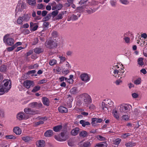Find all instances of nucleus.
Listing matches in <instances>:
<instances>
[{"label":"nucleus","mask_w":147,"mask_h":147,"mask_svg":"<svg viewBox=\"0 0 147 147\" xmlns=\"http://www.w3.org/2000/svg\"><path fill=\"white\" fill-rule=\"evenodd\" d=\"M79 131V128H76L71 130V134L73 136H76L78 134Z\"/></svg>","instance_id":"28"},{"label":"nucleus","mask_w":147,"mask_h":147,"mask_svg":"<svg viewBox=\"0 0 147 147\" xmlns=\"http://www.w3.org/2000/svg\"><path fill=\"white\" fill-rule=\"evenodd\" d=\"M113 115L117 119H118L119 118V116L118 115L117 111L116 110H114L113 112Z\"/></svg>","instance_id":"43"},{"label":"nucleus","mask_w":147,"mask_h":147,"mask_svg":"<svg viewBox=\"0 0 147 147\" xmlns=\"http://www.w3.org/2000/svg\"><path fill=\"white\" fill-rule=\"evenodd\" d=\"M40 88V86H35L33 90H32V92H35L39 90Z\"/></svg>","instance_id":"39"},{"label":"nucleus","mask_w":147,"mask_h":147,"mask_svg":"<svg viewBox=\"0 0 147 147\" xmlns=\"http://www.w3.org/2000/svg\"><path fill=\"white\" fill-rule=\"evenodd\" d=\"M80 16V15L79 14L78 16H77L76 15L73 14L71 15L70 17V20L73 21H74L77 20L78 18Z\"/></svg>","instance_id":"34"},{"label":"nucleus","mask_w":147,"mask_h":147,"mask_svg":"<svg viewBox=\"0 0 147 147\" xmlns=\"http://www.w3.org/2000/svg\"><path fill=\"white\" fill-rule=\"evenodd\" d=\"M68 144L70 147H73L74 146V142L72 140H69L68 141Z\"/></svg>","instance_id":"45"},{"label":"nucleus","mask_w":147,"mask_h":147,"mask_svg":"<svg viewBox=\"0 0 147 147\" xmlns=\"http://www.w3.org/2000/svg\"><path fill=\"white\" fill-rule=\"evenodd\" d=\"M24 22H28V21L31 17L30 15L28 14H24L22 16Z\"/></svg>","instance_id":"16"},{"label":"nucleus","mask_w":147,"mask_h":147,"mask_svg":"<svg viewBox=\"0 0 147 147\" xmlns=\"http://www.w3.org/2000/svg\"><path fill=\"white\" fill-rule=\"evenodd\" d=\"M24 112L26 114L30 115H35L36 113L35 111L30 108H26L24 109Z\"/></svg>","instance_id":"15"},{"label":"nucleus","mask_w":147,"mask_h":147,"mask_svg":"<svg viewBox=\"0 0 147 147\" xmlns=\"http://www.w3.org/2000/svg\"><path fill=\"white\" fill-rule=\"evenodd\" d=\"M45 45L47 48L52 49L56 47L57 44L53 40H49L45 42Z\"/></svg>","instance_id":"9"},{"label":"nucleus","mask_w":147,"mask_h":147,"mask_svg":"<svg viewBox=\"0 0 147 147\" xmlns=\"http://www.w3.org/2000/svg\"><path fill=\"white\" fill-rule=\"evenodd\" d=\"M120 1L122 4L125 5H127L129 3L127 0H120Z\"/></svg>","instance_id":"51"},{"label":"nucleus","mask_w":147,"mask_h":147,"mask_svg":"<svg viewBox=\"0 0 147 147\" xmlns=\"http://www.w3.org/2000/svg\"><path fill=\"white\" fill-rule=\"evenodd\" d=\"M96 138L98 139L100 141H105L106 140V139L105 137L100 135L97 136Z\"/></svg>","instance_id":"44"},{"label":"nucleus","mask_w":147,"mask_h":147,"mask_svg":"<svg viewBox=\"0 0 147 147\" xmlns=\"http://www.w3.org/2000/svg\"><path fill=\"white\" fill-rule=\"evenodd\" d=\"M79 135L80 137L85 138L87 137L88 134L87 131H82L80 133Z\"/></svg>","instance_id":"25"},{"label":"nucleus","mask_w":147,"mask_h":147,"mask_svg":"<svg viewBox=\"0 0 147 147\" xmlns=\"http://www.w3.org/2000/svg\"><path fill=\"white\" fill-rule=\"evenodd\" d=\"M141 82V79L139 78L135 80L134 82V83L136 85H138L140 84Z\"/></svg>","instance_id":"42"},{"label":"nucleus","mask_w":147,"mask_h":147,"mask_svg":"<svg viewBox=\"0 0 147 147\" xmlns=\"http://www.w3.org/2000/svg\"><path fill=\"white\" fill-rule=\"evenodd\" d=\"M113 104V102L110 99H105L102 103L101 108L104 112H108V107H111Z\"/></svg>","instance_id":"3"},{"label":"nucleus","mask_w":147,"mask_h":147,"mask_svg":"<svg viewBox=\"0 0 147 147\" xmlns=\"http://www.w3.org/2000/svg\"><path fill=\"white\" fill-rule=\"evenodd\" d=\"M147 48L146 47L144 48L143 50V54L144 55L147 57Z\"/></svg>","instance_id":"60"},{"label":"nucleus","mask_w":147,"mask_h":147,"mask_svg":"<svg viewBox=\"0 0 147 147\" xmlns=\"http://www.w3.org/2000/svg\"><path fill=\"white\" fill-rule=\"evenodd\" d=\"M26 3L22 0L19 1L16 6V12L22 11L26 7Z\"/></svg>","instance_id":"8"},{"label":"nucleus","mask_w":147,"mask_h":147,"mask_svg":"<svg viewBox=\"0 0 147 147\" xmlns=\"http://www.w3.org/2000/svg\"><path fill=\"white\" fill-rule=\"evenodd\" d=\"M38 27L37 23L30 22V30L31 31H34L36 30Z\"/></svg>","instance_id":"12"},{"label":"nucleus","mask_w":147,"mask_h":147,"mask_svg":"<svg viewBox=\"0 0 147 147\" xmlns=\"http://www.w3.org/2000/svg\"><path fill=\"white\" fill-rule=\"evenodd\" d=\"M36 71L35 70H32L28 72L27 74L29 75L31 74H34L36 72Z\"/></svg>","instance_id":"63"},{"label":"nucleus","mask_w":147,"mask_h":147,"mask_svg":"<svg viewBox=\"0 0 147 147\" xmlns=\"http://www.w3.org/2000/svg\"><path fill=\"white\" fill-rule=\"evenodd\" d=\"M64 14V13L63 12H61L56 17V19L57 20L61 19H62L63 17V16Z\"/></svg>","instance_id":"38"},{"label":"nucleus","mask_w":147,"mask_h":147,"mask_svg":"<svg viewBox=\"0 0 147 147\" xmlns=\"http://www.w3.org/2000/svg\"><path fill=\"white\" fill-rule=\"evenodd\" d=\"M68 98H69V99H68L69 101H68V104H69V105H71V103L72 102L73 100V98L70 95H69L68 97Z\"/></svg>","instance_id":"47"},{"label":"nucleus","mask_w":147,"mask_h":147,"mask_svg":"<svg viewBox=\"0 0 147 147\" xmlns=\"http://www.w3.org/2000/svg\"><path fill=\"white\" fill-rule=\"evenodd\" d=\"M42 101L43 104L47 106H49V100L48 98L44 97L42 98Z\"/></svg>","instance_id":"18"},{"label":"nucleus","mask_w":147,"mask_h":147,"mask_svg":"<svg viewBox=\"0 0 147 147\" xmlns=\"http://www.w3.org/2000/svg\"><path fill=\"white\" fill-rule=\"evenodd\" d=\"M43 51V49L41 47H37L34 49V52L36 54H39Z\"/></svg>","instance_id":"26"},{"label":"nucleus","mask_w":147,"mask_h":147,"mask_svg":"<svg viewBox=\"0 0 147 147\" xmlns=\"http://www.w3.org/2000/svg\"><path fill=\"white\" fill-rule=\"evenodd\" d=\"M38 66V65L37 64H35L33 65H31L29 66L28 69H32L37 68Z\"/></svg>","instance_id":"41"},{"label":"nucleus","mask_w":147,"mask_h":147,"mask_svg":"<svg viewBox=\"0 0 147 147\" xmlns=\"http://www.w3.org/2000/svg\"><path fill=\"white\" fill-rule=\"evenodd\" d=\"M141 37L143 38H144V39H146L147 38V35L145 33H143V34H141Z\"/></svg>","instance_id":"64"},{"label":"nucleus","mask_w":147,"mask_h":147,"mask_svg":"<svg viewBox=\"0 0 147 147\" xmlns=\"http://www.w3.org/2000/svg\"><path fill=\"white\" fill-rule=\"evenodd\" d=\"M5 137L7 139H15L16 138L15 137L12 135L6 136Z\"/></svg>","instance_id":"56"},{"label":"nucleus","mask_w":147,"mask_h":147,"mask_svg":"<svg viewBox=\"0 0 147 147\" xmlns=\"http://www.w3.org/2000/svg\"><path fill=\"white\" fill-rule=\"evenodd\" d=\"M52 14L51 13L48 14L47 16L42 19L43 21H48L51 17Z\"/></svg>","instance_id":"30"},{"label":"nucleus","mask_w":147,"mask_h":147,"mask_svg":"<svg viewBox=\"0 0 147 147\" xmlns=\"http://www.w3.org/2000/svg\"><path fill=\"white\" fill-rule=\"evenodd\" d=\"M90 75L85 73H82L80 77L82 81L86 82H88L90 80Z\"/></svg>","instance_id":"10"},{"label":"nucleus","mask_w":147,"mask_h":147,"mask_svg":"<svg viewBox=\"0 0 147 147\" xmlns=\"http://www.w3.org/2000/svg\"><path fill=\"white\" fill-rule=\"evenodd\" d=\"M62 126L61 125H59L54 127L53 128V130L55 132H58L62 129Z\"/></svg>","instance_id":"32"},{"label":"nucleus","mask_w":147,"mask_h":147,"mask_svg":"<svg viewBox=\"0 0 147 147\" xmlns=\"http://www.w3.org/2000/svg\"><path fill=\"white\" fill-rule=\"evenodd\" d=\"M61 137L59 136H55V139L57 140L60 142L65 141L69 138V134L68 132L64 131L60 134Z\"/></svg>","instance_id":"5"},{"label":"nucleus","mask_w":147,"mask_h":147,"mask_svg":"<svg viewBox=\"0 0 147 147\" xmlns=\"http://www.w3.org/2000/svg\"><path fill=\"white\" fill-rule=\"evenodd\" d=\"M107 144L106 142H104L96 144L94 147H107Z\"/></svg>","instance_id":"20"},{"label":"nucleus","mask_w":147,"mask_h":147,"mask_svg":"<svg viewBox=\"0 0 147 147\" xmlns=\"http://www.w3.org/2000/svg\"><path fill=\"white\" fill-rule=\"evenodd\" d=\"M38 147H44L45 145V143L44 141L41 140L38 141L36 144Z\"/></svg>","instance_id":"22"},{"label":"nucleus","mask_w":147,"mask_h":147,"mask_svg":"<svg viewBox=\"0 0 147 147\" xmlns=\"http://www.w3.org/2000/svg\"><path fill=\"white\" fill-rule=\"evenodd\" d=\"M38 119L39 120V121L35 123V125L36 126L43 124L44 121L46 120V119L45 117H42L39 118V117L38 118H37V119Z\"/></svg>","instance_id":"14"},{"label":"nucleus","mask_w":147,"mask_h":147,"mask_svg":"<svg viewBox=\"0 0 147 147\" xmlns=\"http://www.w3.org/2000/svg\"><path fill=\"white\" fill-rule=\"evenodd\" d=\"M9 36V35L8 34L5 35L3 37V40L6 45L11 46L13 45L14 43V40L12 38L8 37Z\"/></svg>","instance_id":"7"},{"label":"nucleus","mask_w":147,"mask_h":147,"mask_svg":"<svg viewBox=\"0 0 147 147\" xmlns=\"http://www.w3.org/2000/svg\"><path fill=\"white\" fill-rule=\"evenodd\" d=\"M11 88V83L10 80H4L0 86V95L7 92Z\"/></svg>","instance_id":"2"},{"label":"nucleus","mask_w":147,"mask_h":147,"mask_svg":"<svg viewBox=\"0 0 147 147\" xmlns=\"http://www.w3.org/2000/svg\"><path fill=\"white\" fill-rule=\"evenodd\" d=\"M13 131L17 135H20L22 133V131L21 129L18 127H16L14 128L13 129Z\"/></svg>","instance_id":"19"},{"label":"nucleus","mask_w":147,"mask_h":147,"mask_svg":"<svg viewBox=\"0 0 147 147\" xmlns=\"http://www.w3.org/2000/svg\"><path fill=\"white\" fill-rule=\"evenodd\" d=\"M56 63V60L54 59L51 60L49 62V64L51 66H53Z\"/></svg>","instance_id":"48"},{"label":"nucleus","mask_w":147,"mask_h":147,"mask_svg":"<svg viewBox=\"0 0 147 147\" xmlns=\"http://www.w3.org/2000/svg\"><path fill=\"white\" fill-rule=\"evenodd\" d=\"M24 22L22 16H19L17 22L19 25H22L23 22Z\"/></svg>","instance_id":"33"},{"label":"nucleus","mask_w":147,"mask_h":147,"mask_svg":"<svg viewBox=\"0 0 147 147\" xmlns=\"http://www.w3.org/2000/svg\"><path fill=\"white\" fill-rule=\"evenodd\" d=\"M126 114L122 115V119L123 120L127 121L129 119V116L128 115H126Z\"/></svg>","instance_id":"35"},{"label":"nucleus","mask_w":147,"mask_h":147,"mask_svg":"<svg viewBox=\"0 0 147 147\" xmlns=\"http://www.w3.org/2000/svg\"><path fill=\"white\" fill-rule=\"evenodd\" d=\"M25 117V113L24 112H21L18 113L17 115V119L19 120H22Z\"/></svg>","instance_id":"21"},{"label":"nucleus","mask_w":147,"mask_h":147,"mask_svg":"<svg viewBox=\"0 0 147 147\" xmlns=\"http://www.w3.org/2000/svg\"><path fill=\"white\" fill-rule=\"evenodd\" d=\"M132 108L131 106L129 104H123L121 105L119 109V111L122 115L128 114Z\"/></svg>","instance_id":"4"},{"label":"nucleus","mask_w":147,"mask_h":147,"mask_svg":"<svg viewBox=\"0 0 147 147\" xmlns=\"http://www.w3.org/2000/svg\"><path fill=\"white\" fill-rule=\"evenodd\" d=\"M47 82V80L45 79H42V80L40 81L39 82V83L40 84H43Z\"/></svg>","instance_id":"62"},{"label":"nucleus","mask_w":147,"mask_h":147,"mask_svg":"<svg viewBox=\"0 0 147 147\" xmlns=\"http://www.w3.org/2000/svg\"><path fill=\"white\" fill-rule=\"evenodd\" d=\"M24 85L26 88L28 89L31 87L34 86V83L33 81L29 80H26L24 82Z\"/></svg>","instance_id":"11"},{"label":"nucleus","mask_w":147,"mask_h":147,"mask_svg":"<svg viewBox=\"0 0 147 147\" xmlns=\"http://www.w3.org/2000/svg\"><path fill=\"white\" fill-rule=\"evenodd\" d=\"M27 3L30 5L35 6L36 4V0H27Z\"/></svg>","instance_id":"31"},{"label":"nucleus","mask_w":147,"mask_h":147,"mask_svg":"<svg viewBox=\"0 0 147 147\" xmlns=\"http://www.w3.org/2000/svg\"><path fill=\"white\" fill-rule=\"evenodd\" d=\"M58 110L60 112L62 113H66L68 111L67 109L63 106L59 107Z\"/></svg>","instance_id":"17"},{"label":"nucleus","mask_w":147,"mask_h":147,"mask_svg":"<svg viewBox=\"0 0 147 147\" xmlns=\"http://www.w3.org/2000/svg\"><path fill=\"white\" fill-rule=\"evenodd\" d=\"M59 11L58 10H55L53 11L51 13L52 16H53V18H54L55 16H56L58 14Z\"/></svg>","instance_id":"49"},{"label":"nucleus","mask_w":147,"mask_h":147,"mask_svg":"<svg viewBox=\"0 0 147 147\" xmlns=\"http://www.w3.org/2000/svg\"><path fill=\"white\" fill-rule=\"evenodd\" d=\"M37 102H31L29 104V106L30 107L32 108H36Z\"/></svg>","instance_id":"37"},{"label":"nucleus","mask_w":147,"mask_h":147,"mask_svg":"<svg viewBox=\"0 0 147 147\" xmlns=\"http://www.w3.org/2000/svg\"><path fill=\"white\" fill-rule=\"evenodd\" d=\"M69 72V70L65 69H63L62 70V73L66 75Z\"/></svg>","instance_id":"59"},{"label":"nucleus","mask_w":147,"mask_h":147,"mask_svg":"<svg viewBox=\"0 0 147 147\" xmlns=\"http://www.w3.org/2000/svg\"><path fill=\"white\" fill-rule=\"evenodd\" d=\"M48 13V11L46 10H43L42 11V15L43 17L45 16Z\"/></svg>","instance_id":"61"},{"label":"nucleus","mask_w":147,"mask_h":147,"mask_svg":"<svg viewBox=\"0 0 147 147\" xmlns=\"http://www.w3.org/2000/svg\"><path fill=\"white\" fill-rule=\"evenodd\" d=\"M78 145V147H85L84 143L82 141L79 142Z\"/></svg>","instance_id":"58"},{"label":"nucleus","mask_w":147,"mask_h":147,"mask_svg":"<svg viewBox=\"0 0 147 147\" xmlns=\"http://www.w3.org/2000/svg\"><path fill=\"white\" fill-rule=\"evenodd\" d=\"M119 67L118 65H115L112 68L113 70V75L116 78H118L120 77L121 76L123 75V74L124 72V71L122 70H120L117 69V68H118Z\"/></svg>","instance_id":"6"},{"label":"nucleus","mask_w":147,"mask_h":147,"mask_svg":"<svg viewBox=\"0 0 147 147\" xmlns=\"http://www.w3.org/2000/svg\"><path fill=\"white\" fill-rule=\"evenodd\" d=\"M56 6L58 11L60 10L62 8H63V5L60 3H59L56 5Z\"/></svg>","instance_id":"53"},{"label":"nucleus","mask_w":147,"mask_h":147,"mask_svg":"<svg viewBox=\"0 0 147 147\" xmlns=\"http://www.w3.org/2000/svg\"><path fill=\"white\" fill-rule=\"evenodd\" d=\"M143 60V59L142 58L140 57L138 59L137 62L140 65L142 66L144 65Z\"/></svg>","instance_id":"36"},{"label":"nucleus","mask_w":147,"mask_h":147,"mask_svg":"<svg viewBox=\"0 0 147 147\" xmlns=\"http://www.w3.org/2000/svg\"><path fill=\"white\" fill-rule=\"evenodd\" d=\"M102 121V119L101 118H93L92 119V124L94 126L96 125L98 123H101Z\"/></svg>","instance_id":"13"},{"label":"nucleus","mask_w":147,"mask_h":147,"mask_svg":"<svg viewBox=\"0 0 147 147\" xmlns=\"http://www.w3.org/2000/svg\"><path fill=\"white\" fill-rule=\"evenodd\" d=\"M53 134V131L51 130H49L47 131L44 133L45 137H49L51 136Z\"/></svg>","instance_id":"23"},{"label":"nucleus","mask_w":147,"mask_h":147,"mask_svg":"<svg viewBox=\"0 0 147 147\" xmlns=\"http://www.w3.org/2000/svg\"><path fill=\"white\" fill-rule=\"evenodd\" d=\"M80 124H82V126L84 127H85L86 125H90V123L89 122L86 121L84 120H81L80 122Z\"/></svg>","instance_id":"27"},{"label":"nucleus","mask_w":147,"mask_h":147,"mask_svg":"<svg viewBox=\"0 0 147 147\" xmlns=\"http://www.w3.org/2000/svg\"><path fill=\"white\" fill-rule=\"evenodd\" d=\"M130 134L129 133H126L123 134L122 136V137L123 138H125L127 137L130 136Z\"/></svg>","instance_id":"57"},{"label":"nucleus","mask_w":147,"mask_h":147,"mask_svg":"<svg viewBox=\"0 0 147 147\" xmlns=\"http://www.w3.org/2000/svg\"><path fill=\"white\" fill-rule=\"evenodd\" d=\"M135 144L132 142H129L125 144V146L127 147H131L135 146Z\"/></svg>","instance_id":"40"},{"label":"nucleus","mask_w":147,"mask_h":147,"mask_svg":"<svg viewBox=\"0 0 147 147\" xmlns=\"http://www.w3.org/2000/svg\"><path fill=\"white\" fill-rule=\"evenodd\" d=\"M16 48L15 45H13V46L9 47L7 48V51H13L15 48Z\"/></svg>","instance_id":"54"},{"label":"nucleus","mask_w":147,"mask_h":147,"mask_svg":"<svg viewBox=\"0 0 147 147\" xmlns=\"http://www.w3.org/2000/svg\"><path fill=\"white\" fill-rule=\"evenodd\" d=\"M70 93L72 94H76L78 93L77 88L74 87L71 88L70 90Z\"/></svg>","instance_id":"24"},{"label":"nucleus","mask_w":147,"mask_h":147,"mask_svg":"<svg viewBox=\"0 0 147 147\" xmlns=\"http://www.w3.org/2000/svg\"><path fill=\"white\" fill-rule=\"evenodd\" d=\"M121 141V140L119 139H116L113 142V143L115 144L117 146H118V145L120 143V142Z\"/></svg>","instance_id":"46"},{"label":"nucleus","mask_w":147,"mask_h":147,"mask_svg":"<svg viewBox=\"0 0 147 147\" xmlns=\"http://www.w3.org/2000/svg\"><path fill=\"white\" fill-rule=\"evenodd\" d=\"M22 139L26 142H29L32 139V138L28 136H24L22 138Z\"/></svg>","instance_id":"29"},{"label":"nucleus","mask_w":147,"mask_h":147,"mask_svg":"<svg viewBox=\"0 0 147 147\" xmlns=\"http://www.w3.org/2000/svg\"><path fill=\"white\" fill-rule=\"evenodd\" d=\"M85 147H90L91 146L90 142L87 141L84 142Z\"/></svg>","instance_id":"52"},{"label":"nucleus","mask_w":147,"mask_h":147,"mask_svg":"<svg viewBox=\"0 0 147 147\" xmlns=\"http://www.w3.org/2000/svg\"><path fill=\"white\" fill-rule=\"evenodd\" d=\"M6 67L5 65H2L0 67V71H4L6 70Z\"/></svg>","instance_id":"50"},{"label":"nucleus","mask_w":147,"mask_h":147,"mask_svg":"<svg viewBox=\"0 0 147 147\" xmlns=\"http://www.w3.org/2000/svg\"><path fill=\"white\" fill-rule=\"evenodd\" d=\"M92 102V99L90 96L87 93H84L79 95L77 102L78 105L82 106L88 107Z\"/></svg>","instance_id":"1"},{"label":"nucleus","mask_w":147,"mask_h":147,"mask_svg":"<svg viewBox=\"0 0 147 147\" xmlns=\"http://www.w3.org/2000/svg\"><path fill=\"white\" fill-rule=\"evenodd\" d=\"M70 5L69 3H65L64 5H63V9H66L68 7H69L70 6Z\"/></svg>","instance_id":"55"}]
</instances>
